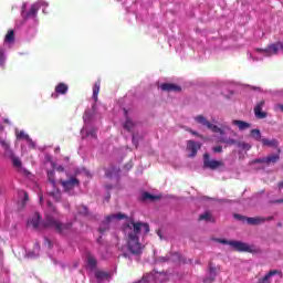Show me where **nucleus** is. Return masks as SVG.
I'll use <instances>...</instances> for the list:
<instances>
[{
    "mask_svg": "<svg viewBox=\"0 0 283 283\" xmlns=\"http://www.w3.org/2000/svg\"><path fill=\"white\" fill-rule=\"evenodd\" d=\"M112 220H126L122 226V231L126 238L127 248L132 255H143V244H140V231L144 229L145 233H149V223L135 221L133 217H127L123 212L117 214H109L106 217V222H103L98 228L99 233H106L109 231V222Z\"/></svg>",
    "mask_w": 283,
    "mask_h": 283,
    "instance_id": "nucleus-1",
    "label": "nucleus"
},
{
    "mask_svg": "<svg viewBox=\"0 0 283 283\" xmlns=\"http://www.w3.org/2000/svg\"><path fill=\"white\" fill-rule=\"evenodd\" d=\"M28 227H32L33 229H55L57 233H64V231H69L72 229L71 223H62L59 220H55L52 216L46 214L45 221L41 223V214L35 212L31 219L28 220Z\"/></svg>",
    "mask_w": 283,
    "mask_h": 283,
    "instance_id": "nucleus-2",
    "label": "nucleus"
},
{
    "mask_svg": "<svg viewBox=\"0 0 283 283\" xmlns=\"http://www.w3.org/2000/svg\"><path fill=\"white\" fill-rule=\"evenodd\" d=\"M0 145L4 149V156L7 158H10V160L12 161L14 169H18V171H21L23 167V163L21 161V158L14 156V151L10 149V143H8V140L6 139H0Z\"/></svg>",
    "mask_w": 283,
    "mask_h": 283,
    "instance_id": "nucleus-3",
    "label": "nucleus"
},
{
    "mask_svg": "<svg viewBox=\"0 0 283 283\" xmlns=\"http://www.w3.org/2000/svg\"><path fill=\"white\" fill-rule=\"evenodd\" d=\"M216 242H219V244H229V247H233L234 251H239V253H253V247L242 241H229L227 239H216Z\"/></svg>",
    "mask_w": 283,
    "mask_h": 283,
    "instance_id": "nucleus-4",
    "label": "nucleus"
},
{
    "mask_svg": "<svg viewBox=\"0 0 283 283\" xmlns=\"http://www.w3.org/2000/svg\"><path fill=\"white\" fill-rule=\"evenodd\" d=\"M196 123L202 125V127H207V129H211L213 134H220V136H224V130L217 125L211 124V122L207 120V117L203 115H198L195 117Z\"/></svg>",
    "mask_w": 283,
    "mask_h": 283,
    "instance_id": "nucleus-5",
    "label": "nucleus"
},
{
    "mask_svg": "<svg viewBox=\"0 0 283 283\" xmlns=\"http://www.w3.org/2000/svg\"><path fill=\"white\" fill-rule=\"evenodd\" d=\"M203 167L205 169H211L212 171L219 167H224V163L216 159H211L209 154L203 155Z\"/></svg>",
    "mask_w": 283,
    "mask_h": 283,
    "instance_id": "nucleus-6",
    "label": "nucleus"
},
{
    "mask_svg": "<svg viewBox=\"0 0 283 283\" xmlns=\"http://www.w3.org/2000/svg\"><path fill=\"white\" fill-rule=\"evenodd\" d=\"M219 142L220 143H223L224 145H229V146H233V145H237L238 147H240V149H251V146L244 142H238L233 138H229V137H224V136H221L219 137Z\"/></svg>",
    "mask_w": 283,
    "mask_h": 283,
    "instance_id": "nucleus-7",
    "label": "nucleus"
},
{
    "mask_svg": "<svg viewBox=\"0 0 283 283\" xmlns=\"http://www.w3.org/2000/svg\"><path fill=\"white\" fill-rule=\"evenodd\" d=\"M60 185L63 187L64 191H72L74 187H78L81 181L76 177H70L67 180H60Z\"/></svg>",
    "mask_w": 283,
    "mask_h": 283,
    "instance_id": "nucleus-8",
    "label": "nucleus"
},
{
    "mask_svg": "<svg viewBox=\"0 0 283 283\" xmlns=\"http://www.w3.org/2000/svg\"><path fill=\"white\" fill-rule=\"evenodd\" d=\"M263 56H275L280 52L277 42L269 44L265 49H256Z\"/></svg>",
    "mask_w": 283,
    "mask_h": 283,
    "instance_id": "nucleus-9",
    "label": "nucleus"
},
{
    "mask_svg": "<svg viewBox=\"0 0 283 283\" xmlns=\"http://www.w3.org/2000/svg\"><path fill=\"white\" fill-rule=\"evenodd\" d=\"M199 149H202V144L200 142H187V151H189V158H196Z\"/></svg>",
    "mask_w": 283,
    "mask_h": 283,
    "instance_id": "nucleus-10",
    "label": "nucleus"
},
{
    "mask_svg": "<svg viewBox=\"0 0 283 283\" xmlns=\"http://www.w3.org/2000/svg\"><path fill=\"white\" fill-rule=\"evenodd\" d=\"M70 90V86L67 84L61 82L55 86V92L51 94L52 98H59L60 95L65 96Z\"/></svg>",
    "mask_w": 283,
    "mask_h": 283,
    "instance_id": "nucleus-11",
    "label": "nucleus"
},
{
    "mask_svg": "<svg viewBox=\"0 0 283 283\" xmlns=\"http://www.w3.org/2000/svg\"><path fill=\"white\" fill-rule=\"evenodd\" d=\"M264 105H266V102L264 99H261L260 102L256 103V105L254 106L255 118H259V119L266 118V116H268L266 112L262 111Z\"/></svg>",
    "mask_w": 283,
    "mask_h": 283,
    "instance_id": "nucleus-12",
    "label": "nucleus"
},
{
    "mask_svg": "<svg viewBox=\"0 0 283 283\" xmlns=\"http://www.w3.org/2000/svg\"><path fill=\"white\" fill-rule=\"evenodd\" d=\"M273 220V217H248V224L251 227H258L260 224H264V222H271Z\"/></svg>",
    "mask_w": 283,
    "mask_h": 283,
    "instance_id": "nucleus-13",
    "label": "nucleus"
},
{
    "mask_svg": "<svg viewBox=\"0 0 283 283\" xmlns=\"http://www.w3.org/2000/svg\"><path fill=\"white\" fill-rule=\"evenodd\" d=\"M160 88L163 92H182V87L174 83H163Z\"/></svg>",
    "mask_w": 283,
    "mask_h": 283,
    "instance_id": "nucleus-14",
    "label": "nucleus"
},
{
    "mask_svg": "<svg viewBox=\"0 0 283 283\" xmlns=\"http://www.w3.org/2000/svg\"><path fill=\"white\" fill-rule=\"evenodd\" d=\"M232 125L238 127V129L240 132H244V129H250V127H251V123L244 122V120H240V119H233L232 120Z\"/></svg>",
    "mask_w": 283,
    "mask_h": 283,
    "instance_id": "nucleus-15",
    "label": "nucleus"
},
{
    "mask_svg": "<svg viewBox=\"0 0 283 283\" xmlns=\"http://www.w3.org/2000/svg\"><path fill=\"white\" fill-rule=\"evenodd\" d=\"M124 114L126 116V122L124 123L123 127L124 129H126V132H132V129L136 127V123H134L132 118H129V116L127 115V109L125 108H124Z\"/></svg>",
    "mask_w": 283,
    "mask_h": 283,
    "instance_id": "nucleus-16",
    "label": "nucleus"
},
{
    "mask_svg": "<svg viewBox=\"0 0 283 283\" xmlns=\"http://www.w3.org/2000/svg\"><path fill=\"white\" fill-rule=\"evenodd\" d=\"M279 273L280 271L277 270H271L262 279L259 280V283H271V277H273V275H279Z\"/></svg>",
    "mask_w": 283,
    "mask_h": 283,
    "instance_id": "nucleus-17",
    "label": "nucleus"
},
{
    "mask_svg": "<svg viewBox=\"0 0 283 283\" xmlns=\"http://www.w3.org/2000/svg\"><path fill=\"white\" fill-rule=\"evenodd\" d=\"M95 277L96 280H98V282H103V280H109V277H112V274H109L108 272L98 270L95 272Z\"/></svg>",
    "mask_w": 283,
    "mask_h": 283,
    "instance_id": "nucleus-18",
    "label": "nucleus"
},
{
    "mask_svg": "<svg viewBox=\"0 0 283 283\" xmlns=\"http://www.w3.org/2000/svg\"><path fill=\"white\" fill-rule=\"evenodd\" d=\"M86 262L90 266V269H96L98 261H96V258H94V255H92L91 253H88L86 255Z\"/></svg>",
    "mask_w": 283,
    "mask_h": 283,
    "instance_id": "nucleus-19",
    "label": "nucleus"
},
{
    "mask_svg": "<svg viewBox=\"0 0 283 283\" xmlns=\"http://www.w3.org/2000/svg\"><path fill=\"white\" fill-rule=\"evenodd\" d=\"M98 92H101V80H98L93 86V99L98 101Z\"/></svg>",
    "mask_w": 283,
    "mask_h": 283,
    "instance_id": "nucleus-20",
    "label": "nucleus"
},
{
    "mask_svg": "<svg viewBox=\"0 0 283 283\" xmlns=\"http://www.w3.org/2000/svg\"><path fill=\"white\" fill-rule=\"evenodd\" d=\"M208 273L210 277H218V268L213 263H209Z\"/></svg>",
    "mask_w": 283,
    "mask_h": 283,
    "instance_id": "nucleus-21",
    "label": "nucleus"
},
{
    "mask_svg": "<svg viewBox=\"0 0 283 283\" xmlns=\"http://www.w3.org/2000/svg\"><path fill=\"white\" fill-rule=\"evenodd\" d=\"M261 143L264 145V147H275L277 145V139L262 138Z\"/></svg>",
    "mask_w": 283,
    "mask_h": 283,
    "instance_id": "nucleus-22",
    "label": "nucleus"
},
{
    "mask_svg": "<svg viewBox=\"0 0 283 283\" xmlns=\"http://www.w3.org/2000/svg\"><path fill=\"white\" fill-rule=\"evenodd\" d=\"M250 136L254 140L262 142V133L260 132V129H252L250 132Z\"/></svg>",
    "mask_w": 283,
    "mask_h": 283,
    "instance_id": "nucleus-23",
    "label": "nucleus"
},
{
    "mask_svg": "<svg viewBox=\"0 0 283 283\" xmlns=\"http://www.w3.org/2000/svg\"><path fill=\"white\" fill-rule=\"evenodd\" d=\"M158 198H159L158 196H154V195H151L149 192H144L142 195V200L144 202H146V200H150V202H154V200H158Z\"/></svg>",
    "mask_w": 283,
    "mask_h": 283,
    "instance_id": "nucleus-24",
    "label": "nucleus"
},
{
    "mask_svg": "<svg viewBox=\"0 0 283 283\" xmlns=\"http://www.w3.org/2000/svg\"><path fill=\"white\" fill-rule=\"evenodd\" d=\"M39 12V4H32L30 11L27 13V19H30V17H36V13Z\"/></svg>",
    "mask_w": 283,
    "mask_h": 283,
    "instance_id": "nucleus-25",
    "label": "nucleus"
},
{
    "mask_svg": "<svg viewBox=\"0 0 283 283\" xmlns=\"http://www.w3.org/2000/svg\"><path fill=\"white\" fill-rule=\"evenodd\" d=\"M6 43H14V30H9L4 38Z\"/></svg>",
    "mask_w": 283,
    "mask_h": 283,
    "instance_id": "nucleus-26",
    "label": "nucleus"
},
{
    "mask_svg": "<svg viewBox=\"0 0 283 283\" xmlns=\"http://www.w3.org/2000/svg\"><path fill=\"white\" fill-rule=\"evenodd\" d=\"M280 160V155H271L265 158L266 165H271V163H276Z\"/></svg>",
    "mask_w": 283,
    "mask_h": 283,
    "instance_id": "nucleus-27",
    "label": "nucleus"
},
{
    "mask_svg": "<svg viewBox=\"0 0 283 283\" xmlns=\"http://www.w3.org/2000/svg\"><path fill=\"white\" fill-rule=\"evenodd\" d=\"M199 220H206V222H211V212L206 211L199 216Z\"/></svg>",
    "mask_w": 283,
    "mask_h": 283,
    "instance_id": "nucleus-28",
    "label": "nucleus"
},
{
    "mask_svg": "<svg viewBox=\"0 0 283 283\" xmlns=\"http://www.w3.org/2000/svg\"><path fill=\"white\" fill-rule=\"evenodd\" d=\"M6 65V51L3 49H0V67H3Z\"/></svg>",
    "mask_w": 283,
    "mask_h": 283,
    "instance_id": "nucleus-29",
    "label": "nucleus"
},
{
    "mask_svg": "<svg viewBox=\"0 0 283 283\" xmlns=\"http://www.w3.org/2000/svg\"><path fill=\"white\" fill-rule=\"evenodd\" d=\"M233 218H234V220H239L240 222H247V223H248V220H249V217L238 214V213H234Z\"/></svg>",
    "mask_w": 283,
    "mask_h": 283,
    "instance_id": "nucleus-30",
    "label": "nucleus"
},
{
    "mask_svg": "<svg viewBox=\"0 0 283 283\" xmlns=\"http://www.w3.org/2000/svg\"><path fill=\"white\" fill-rule=\"evenodd\" d=\"M50 195L55 200V202H59L61 200V191H53Z\"/></svg>",
    "mask_w": 283,
    "mask_h": 283,
    "instance_id": "nucleus-31",
    "label": "nucleus"
},
{
    "mask_svg": "<svg viewBox=\"0 0 283 283\" xmlns=\"http://www.w3.org/2000/svg\"><path fill=\"white\" fill-rule=\"evenodd\" d=\"M18 138H22L24 140H30V135L25 134V132L21 130L19 134H18Z\"/></svg>",
    "mask_w": 283,
    "mask_h": 283,
    "instance_id": "nucleus-32",
    "label": "nucleus"
},
{
    "mask_svg": "<svg viewBox=\"0 0 283 283\" xmlns=\"http://www.w3.org/2000/svg\"><path fill=\"white\" fill-rule=\"evenodd\" d=\"M49 211L52 213H57L56 207L52 203V201H48Z\"/></svg>",
    "mask_w": 283,
    "mask_h": 283,
    "instance_id": "nucleus-33",
    "label": "nucleus"
},
{
    "mask_svg": "<svg viewBox=\"0 0 283 283\" xmlns=\"http://www.w3.org/2000/svg\"><path fill=\"white\" fill-rule=\"evenodd\" d=\"M48 178L52 185H56V181L54 180V172H48Z\"/></svg>",
    "mask_w": 283,
    "mask_h": 283,
    "instance_id": "nucleus-34",
    "label": "nucleus"
},
{
    "mask_svg": "<svg viewBox=\"0 0 283 283\" xmlns=\"http://www.w3.org/2000/svg\"><path fill=\"white\" fill-rule=\"evenodd\" d=\"M212 151H213L214 154H222V146H216V147H213V148H212Z\"/></svg>",
    "mask_w": 283,
    "mask_h": 283,
    "instance_id": "nucleus-35",
    "label": "nucleus"
},
{
    "mask_svg": "<svg viewBox=\"0 0 283 283\" xmlns=\"http://www.w3.org/2000/svg\"><path fill=\"white\" fill-rule=\"evenodd\" d=\"M213 282H216V279L213 276L203 279V283H213Z\"/></svg>",
    "mask_w": 283,
    "mask_h": 283,
    "instance_id": "nucleus-36",
    "label": "nucleus"
},
{
    "mask_svg": "<svg viewBox=\"0 0 283 283\" xmlns=\"http://www.w3.org/2000/svg\"><path fill=\"white\" fill-rule=\"evenodd\" d=\"M81 209L82 210L80 211V213H83L84 216H87V207L82 206Z\"/></svg>",
    "mask_w": 283,
    "mask_h": 283,
    "instance_id": "nucleus-37",
    "label": "nucleus"
},
{
    "mask_svg": "<svg viewBox=\"0 0 283 283\" xmlns=\"http://www.w3.org/2000/svg\"><path fill=\"white\" fill-rule=\"evenodd\" d=\"M254 163L264 164L266 163V158L255 159Z\"/></svg>",
    "mask_w": 283,
    "mask_h": 283,
    "instance_id": "nucleus-38",
    "label": "nucleus"
},
{
    "mask_svg": "<svg viewBox=\"0 0 283 283\" xmlns=\"http://www.w3.org/2000/svg\"><path fill=\"white\" fill-rule=\"evenodd\" d=\"M23 202H28V200H30V196H28V192H23Z\"/></svg>",
    "mask_w": 283,
    "mask_h": 283,
    "instance_id": "nucleus-39",
    "label": "nucleus"
},
{
    "mask_svg": "<svg viewBox=\"0 0 283 283\" xmlns=\"http://www.w3.org/2000/svg\"><path fill=\"white\" fill-rule=\"evenodd\" d=\"M133 145H135V147H138V140H136V136L133 135Z\"/></svg>",
    "mask_w": 283,
    "mask_h": 283,
    "instance_id": "nucleus-40",
    "label": "nucleus"
},
{
    "mask_svg": "<svg viewBox=\"0 0 283 283\" xmlns=\"http://www.w3.org/2000/svg\"><path fill=\"white\" fill-rule=\"evenodd\" d=\"M277 45H279V50H282V52H283V42L277 41Z\"/></svg>",
    "mask_w": 283,
    "mask_h": 283,
    "instance_id": "nucleus-41",
    "label": "nucleus"
},
{
    "mask_svg": "<svg viewBox=\"0 0 283 283\" xmlns=\"http://www.w3.org/2000/svg\"><path fill=\"white\" fill-rule=\"evenodd\" d=\"M190 134H192V136H199L200 137V134H198V132H196V130H190Z\"/></svg>",
    "mask_w": 283,
    "mask_h": 283,
    "instance_id": "nucleus-42",
    "label": "nucleus"
},
{
    "mask_svg": "<svg viewBox=\"0 0 283 283\" xmlns=\"http://www.w3.org/2000/svg\"><path fill=\"white\" fill-rule=\"evenodd\" d=\"M276 107H277V109H280L281 112H283V104H277Z\"/></svg>",
    "mask_w": 283,
    "mask_h": 283,
    "instance_id": "nucleus-43",
    "label": "nucleus"
},
{
    "mask_svg": "<svg viewBox=\"0 0 283 283\" xmlns=\"http://www.w3.org/2000/svg\"><path fill=\"white\" fill-rule=\"evenodd\" d=\"M276 205H282L283 203V199H277L274 201Z\"/></svg>",
    "mask_w": 283,
    "mask_h": 283,
    "instance_id": "nucleus-44",
    "label": "nucleus"
},
{
    "mask_svg": "<svg viewBox=\"0 0 283 283\" xmlns=\"http://www.w3.org/2000/svg\"><path fill=\"white\" fill-rule=\"evenodd\" d=\"M57 171H65V168H63V166H60V167L57 168Z\"/></svg>",
    "mask_w": 283,
    "mask_h": 283,
    "instance_id": "nucleus-45",
    "label": "nucleus"
},
{
    "mask_svg": "<svg viewBox=\"0 0 283 283\" xmlns=\"http://www.w3.org/2000/svg\"><path fill=\"white\" fill-rule=\"evenodd\" d=\"M279 189H283V181L279 182Z\"/></svg>",
    "mask_w": 283,
    "mask_h": 283,
    "instance_id": "nucleus-46",
    "label": "nucleus"
},
{
    "mask_svg": "<svg viewBox=\"0 0 283 283\" xmlns=\"http://www.w3.org/2000/svg\"><path fill=\"white\" fill-rule=\"evenodd\" d=\"M157 234L159 235V238H163V233L160 232V230L157 231Z\"/></svg>",
    "mask_w": 283,
    "mask_h": 283,
    "instance_id": "nucleus-47",
    "label": "nucleus"
},
{
    "mask_svg": "<svg viewBox=\"0 0 283 283\" xmlns=\"http://www.w3.org/2000/svg\"><path fill=\"white\" fill-rule=\"evenodd\" d=\"M4 123H6L7 125H10V120H9V119H4Z\"/></svg>",
    "mask_w": 283,
    "mask_h": 283,
    "instance_id": "nucleus-48",
    "label": "nucleus"
},
{
    "mask_svg": "<svg viewBox=\"0 0 283 283\" xmlns=\"http://www.w3.org/2000/svg\"><path fill=\"white\" fill-rule=\"evenodd\" d=\"M231 134H233V136H238L237 132L231 130Z\"/></svg>",
    "mask_w": 283,
    "mask_h": 283,
    "instance_id": "nucleus-49",
    "label": "nucleus"
},
{
    "mask_svg": "<svg viewBox=\"0 0 283 283\" xmlns=\"http://www.w3.org/2000/svg\"><path fill=\"white\" fill-rule=\"evenodd\" d=\"M40 202H43V196L40 197Z\"/></svg>",
    "mask_w": 283,
    "mask_h": 283,
    "instance_id": "nucleus-50",
    "label": "nucleus"
},
{
    "mask_svg": "<svg viewBox=\"0 0 283 283\" xmlns=\"http://www.w3.org/2000/svg\"><path fill=\"white\" fill-rule=\"evenodd\" d=\"M91 136H95V133H94V132H91Z\"/></svg>",
    "mask_w": 283,
    "mask_h": 283,
    "instance_id": "nucleus-51",
    "label": "nucleus"
},
{
    "mask_svg": "<svg viewBox=\"0 0 283 283\" xmlns=\"http://www.w3.org/2000/svg\"><path fill=\"white\" fill-rule=\"evenodd\" d=\"M97 242H101V237L97 239Z\"/></svg>",
    "mask_w": 283,
    "mask_h": 283,
    "instance_id": "nucleus-52",
    "label": "nucleus"
}]
</instances>
